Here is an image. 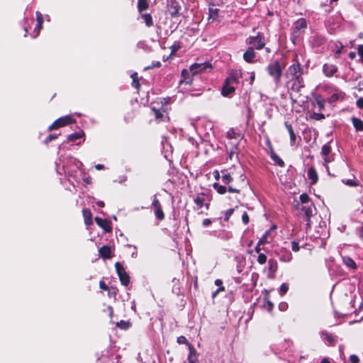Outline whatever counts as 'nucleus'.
<instances>
[{
	"label": "nucleus",
	"instance_id": "nucleus-10",
	"mask_svg": "<svg viewBox=\"0 0 363 363\" xmlns=\"http://www.w3.org/2000/svg\"><path fill=\"white\" fill-rule=\"evenodd\" d=\"M152 206L155 208V215L156 218L160 220H163L164 218V214L162 209L160 201L157 199V198L156 197V196H154Z\"/></svg>",
	"mask_w": 363,
	"mask_h": 363
},
{
	"label": "nucleus",
	"instance_id": "nucleus-15",
	"mask_svg": "<svg viewBox=\"0 0 363 363\" xmlns=\"http://www.w3.org/2000/svg\"><path fill=\"white\" fill-rule=\"evenodd\" d=\"M99 255L104 259H111L113 257V250L110 246L104 245L99 250Z\"/></svg>",
	"mask_w": 363,
	"mask_h": 363
},
{
	"label": "nucleus",
	"instance_id": "nucleus-7",
	"mask_svg": "<svg viewBox=\"0 0 363 363\" xmlns=\"http://www.w3.org/2000/svg\"><path fill=\"white\" fill-rule=\"evenodd\" d=\"M115 267L121 283L124 286H128L130 283V277L123 265L120 262H116Z\"/></svg>",
	"mask_w": 363,
	"mask_h": 363
},
{
	"label": "nucleus",
	"instance_id": "nucleus-43",
	"mask_svg": "<svg viewBox=\"0 0 363 363\" xmlns=\"http://www.w3.org/2000/svg\"><path fill=\"white\" fill-rule=\"evenodd\" d=\"M300 201L303 204L308 203L309 202V196L306 194H302L300 195Z\"/></svg>",
	"mask_w": 363,
	"mask_h": 363
},
{
	"label": "nucleus",
	"instance_id": "nucleus-25",
	"mask_svg": "<svg viewBox=\"0 0 363 363\" xmlns=\"http://www.w3.org/2000/svg\"><path fill=\"white\" fill-rule=\"evenodd\" d=\"M352 122L353 124V126L354 127L355 130L357 131H362L363 130V121L356 117H353L352 118Z\"/></svg>",
	"mask_w": 363,
	"mask_h": 363
},
{
	"label": "nucleus",
	"instance_id": "nucleus-34",
	"mask_svg": "<svg viewBox=\"0 0 363 363\" xmlns=\"http://www.w3.org/2000/svg\"><path fill=\"white\" fill-rule=\"evenodd\" d=\"M267 257L265 254L264 253H259L258 254V257H257V262L259 264H264L267 262Z\"/></svg>",
	"mask_w": 363,
	"mask_h": 363
},
{
	"label": "nucleus",
	"instance_id": "nucleus-3",
	"mask_svg": "<svg viewBox=\"0 0 363 363\" xmlns=\"http://www.w3.org/2000/svg\"><path fill=\"white\" fill-rule=\"evenodd\" d=\"M323 89L326 94L329 95V97L328 98L329 103H333L338 100H342L345 97V93L335 86L325 85L324 86Z\"/></svg>",
	"mask_w": 363,
	"mask_h": 363
},
{
	"label": "nucleus",
	"instance_id": "nucleus-2",
	"mask_svg": "<svg viewBox=\"0 0 363 363\" xmlns=\"http://www.w3.org/2000/svg\"><path fill=\"white\" fill-rule=\"evenodd\" d=\"M239 81V76L237 73H232L225 80V83L222 88V95L223 96H230L234 93L235 88L233 86L238 84Z\"/></svg>",
	"mask_w": 363,
	"mask_h": 363
},
{
	"label": "nucleus",
	"instance_id": "nucleus-29",
	"mask_svg": "<svg viewBox=\"0 0 363 363\" xmlns=\"http://www.w3.org/2000/svg\"><path fill=\"white\" fill-rule=\"evenodd\" d=\"M182 79L180 81L181 83L190 84L191 80L189 79V72L186 69H183L182 71Z\"/></svg>",
	"mask_w": 363,
	"mask_h": 363
},
{
	"label": "nucleus",
	"instance_id": "nucleus-5",
	"mask_svg": "<svg viewBox=\"0 0 363 363\" xmlns=\"http://www.w3.org/2000/svg\"><path fill=\"white\" fill-rule=\"evenodd\" d=\"M247 43L250 45L253 49L261 50L265 45L264 37L258 33L256 36H250L247 39Z\"/></svg>",
	"mask_w": 363,
	"mask_h": 363
},
{
	"label": "nucleus",
	"instance_id": "nucleus-31",
	"mask_svg": "<svg viewBox=\"0 0 363 363\" xmlns=\"http://www.w3.org/2000/svg\"><path fill=\"white\" fill-rule=\"evenodd\" d=\"M84 135V133L82 131H79L77 133H72L67 137L68 141L74 142L77 139L81 138Z\"/></svg>",
	"mask_w": 363,
	"mask_h": 363
},
{
	"label": "nucleus",
	"instance_id": "nucleus-45",
	"mask_svg": "<svg viewBox=\"0 0 363 363\" xmlns=\"http://www.w3.org/2000/svg\"><path fill=\"white\" fill-rule=\"evenodd\" d=\"M306 26H307V24H306V21L302 19L297 22L296 28L297 29L305 28H306Z\"/></svg>",
	"mask_w": 363,
	"mask_h": 363
},
{
	"label": "nucleus",
	"instance_id": "nucleus-59",
	"mask_svg": "<svg viewBox=\"0 0 363 363\" xmlns=\"http://www.w3.org/2000/svg\"><path fill=\"white\" fill-rule=\"evenodd\" d=\"M225 288L223 286L218 287V289L213 294V297H215L220 291H223Z\"/></svg>",
	"mask_w": 363,
	"mask_h": 363
},
{
	"label": "nucleus",
	"instance_id": "nucleus-16",
	"mask_svg": "<svg viewBox=\"0 0 363 363\" xmlns=\"http://www.w3.org/2000/svg\"><path fill=\"white\" fill-rule=\"evenodd\" d=\"M256 53L252 47H249L243 54V59L249 63H252L255 61Z\"/></svg>",
	"mask_w": 363,
	"mask_h": 363
},
{
	"label": "nucleus",
	"instance_id": "nucleus-53",
	"mask_svg": "<svg viewBox=\"0 0 363 363\" xmlns=\"http://www.w3.org/2000/svg\"><path fill=\"white\" fill-rule=\"evenodd\" d=\"M57 138V135L50 134V135H49L46 138V139H45V143H50V141H52V140L56 139Z\"/></svg>",
	"mask_w": 363,
	"mask_h": 363
},
{
	"label": "nucleus",
	"instance_id": "nucleus-30",
	"mask_svg": "<svg viewBox=\"0 0 363 363\" xmlns=\"http://www.w3.org/2000/svg\"><path fill=\"white\" fill-rule=\"evenodd\" d=\"M322 337H323L324 340H327L330 344H333L336 341L335 337L326 331L322 332Z\"/></svg>",
	"mask_w": 363,
	"mask_h": 363
},
{
	"label": "nucleus",
	"instance_id": "nucleus-32",
	"mask_svg": "<svg viewBox=\"0 0 363 363\" xmlns=\"http://www.w3.org/2000/svg\"><path fill=\"white\" fill-rule=\"evenodd\" d=\"M315 102L318 107L319 111L323 110L325 107V99L320 96H317L315 97Z\"/></svg>",
	"mask_w": 363,
	"mask_h": 363
},
{
	"label": "nucleus",
	"instance_id": "nucleus-14",
	"mask_svg": "<svg viewBox=\"0 0 363 363\" xmlns=\"http://www.w3.org/2000/svg\"><path fill=\"white\" fill-rule=\"evenodd\" d=\"M188 362L189 363H199V353L192 345H189Z\"/></svg>",
	"mask_w": 363,
	"mask_h": 363
},
{
	"label": "nucleus",
	"instance_id": "nucleus-20",
	"mask_svg": "<svg viewBox=\"0 0 363 363\" xmlns=\"http://www.w3.org/2000/svg\"><path fill=\"white\" fill-rule=\"evenodd\" d=\"M308 179L311 181V184H315L317 183L318 180V176L315 169L313 167H311L308 169Z\"/></svg>",
	"mask_w": 363,
	"mask_h": 363
},
{
	"label": "nucleus",
	"instance_id": "nucleus-50",
	"mask_svg": "<svg viewBox=\"0 0 363 363\" xmlns=\"http://www.w3.org/2000/svg\"><path fill=\"white\" fill-rule=\"evenodd\" d=\"M350 363H359V359L357 355L352 354L350 357Z\"/></svg>",
	"mask_w": 363,
	"mask_h": 363
},
{
	"label": "nucleus",
	"instance_id": "nucleus-13",
	"mask_svg": "<svg viewBox=\"0 0 363 363\" xmlns=\"http://www.w3.org/2000/svg\"><path fill=\"white\" fill-rule=\"evenodd\" d=\"M338 69L335 65L326 63L323 66V72L324 74L328 77H333Z\"/></svg>",
	"mask_w": 363,
	"mask_h": 363
},
{
	"label": "nucleus",
	"instance_id": "nucleus-6",
	"mask_svg": "<svg viewBox=\"0 0 363 363\" xmlns=\"http://www.w3.org/2000/svg\"><path fill=\"white\" fill-rule=\"evenodd\" d=\"M75 123V120L69 116L61 117L55 121L48 128V130L51 131L55 129H57L60 127H63L68 124Z\"/></svg>",
	"mask_w": 363,
	"mask_h": 363
},
{
	"label": "nucleus",
	"instance_id": "nucleus-11",
	"mask_svg": "<svg viewBox=\"0 0 363 363\" xmlns=\"http://www.w3.org/2000/svg\"><path fill=\"white\" fill-rule=\"evenodd\" d=\"M276 255L282 262H289L292 260L293 256L290 251L285 248H281L279 251L276 252Z\"/></svg>",
	"mask_w": 363,
	"mask_h": 363
},
{
	"label": "nucleus",
	"instance_id": "nucleus-46",
	"mask_svg": "<svg viewBox=\"0 0 363 363\" xmlns=\"http://www.w3.org/2000/svg\"><path fill=\"white\" fill-rule=\"evenodd\" d=\"M311 117L312 118L318 121L325 118V116L323 113H313Z\"/></svg>",
	"mask_w": 363,
	"mask_h": 363
},
{
	"label": "nucleus",
	"instance_id": "nucleus-61",
	"mask_svg": "<svg viewBox=\"0 0 363 363\" xmlns=\"http://www.w3.org/2000/svg\"><path fill=\"white\" fill-rule=\"evenodd\" d=\"M228 191L232 193H239L240 190L238 189L233 188L232 186L228 187Z\"/></svg>",
	"mask_w": 363,
	"mask_h": 363
},
{
	"label": "nucleus",
	"instance_id": "nucleus-49",
	"mask_svg": "<svg viewBox=\"0 0 363 363\" xmlns=\"http://www.w3.org/2000/svg\"><path fill=\"white\" fill-rule=\"evenodd\" d=\"M117 325L122 329H127L129 327V323L124 320H121L117 323Z\"/></svg>",
	"mask_w": 363,
	"mask_h": 363
},
{
	"label": "nucleus",
	"instance_id": "nucleus-12",
	"mask_svg": "<svg viewBox=\"0 0 363 363\" xmlns=\"http://www.w3.org/2000/svg\"><path fill=\"white\" fill-rule=\"evenodd\" d=\"M331 147L328 144H325L321 149V155L324 160V164H327L333 160V156L330 155Z\"/></svg>",
	"mask_w": 363,
	"mask_h": 363
},
{
	"label": "nucleus",
	"instance_id": "nucleus-44",
	"mask_svg": "<svg viewBox=\"0 0 363 363\" xmlns=\"http://www.w3.org/2000/svg\"><path fill=\"white\" fill-rule=\"evenodd\" d=\"M131 77L133 78V86L138 89L140 86L139 82L137 79V73H134L131 75Z\"/></svg>",
	"mask_w": 363,
	"mask_h": 363
},
{
	"label": "nucleus",
	"instance_id": "nucleus-62",
	"mask_svg": "<svg viewBox=\"0 0 363 363\" xmlns=\"http://www.w3.org/2000/svg\"><path fill=\"white\" fill-rule=\"evenodd\" d=\"M255 72H252L250 74V84H252V83L254 82L255 81Z\"/></svg>",
	"mask_w": 363,
	"mask_h": 363
},
{
	"label": "nucleus",
	"instance_id": "nucleus-63",
	"mask_svg": "<svg viewBox=\"0 0 363 363\" xmlns=\"http://www.w3.org/2000/svg\"><path fill=\"white\" fill-rule=\"evenodd\" d=\"M215 284L219 287L220 286H223L222 284H223V281L221 279H216L215 281Z\"/></svg>",
	"mask_w": 363,
	"mask_h": 363
},
{
	"label": "nucleus",
	"instance_id": "nucleus-42",
	"mask_svg": "<svg viewBox=\"0 0 363 363\" xmlns=\"http://www.w3.org/2000/svg\"><path fill=\"white\" fill-rule=\"evenodd\" d=\"M177 342H178L179 344H185V345H186L188 347H189V345H191V344L188 342L187 339H186L184 336H183V335H181V336H179V337H177Z\"/></svg>",
	"mask_w": 363,
	"mask_h": 363
},
{
	"label": "nucleus",
	"instance_id": "nucleus-37",
	"mask_svg": "<svg viewBox=\"0 0 363 363\" xmlns=\"http://www.w3.org/2000/svg\"><path fill=\"white\" fill-rule=\"evenodd\" d=\"M269 233H270L269 230L265 232V233L262 235V237L258 241L259 245H264V244L269 242V241L267 240V237H268Z\"/></svg>",
	"mask_w": 363,
	"mask_h": 363
},
{
	"label": "nucleus",
	"instance_id": "nucleus-21",
	"mask_svg": "<svg viewBox=\"0 0 363 363\" xmlns=\"http://www.w3.org/2000/svg\"><path fill=\"white\" fill-rule=\"evenodd\" d=\"M270 157L274 162L279 167H284V162L275 153L272 147H271Z\"/></svg>",
	"mask_w": 363,
	"mask_h": 363
},
{
	"label": "nucleus",
	"instance_id": "nucleus-64",
	"mask_svg": "<svg viewBox=\"0 0 363 363\" xmlns=\"http://www.w3.org/2000/svg\"><path fill=\"white\" fill-rule=\"evenodd\" d=\"M267 303L268 309L269 311L272 310L273 306H274L273 303L270 301H267Z\"/></svg>",
	"mask_w": 363,
	"mask_h": 363
},
{
	"label": "nucleus",
	"instance_id": "nucleus-40",
	"mask_svg": "<svg viewBox=\"0 0 363 363\" xmlns=\"http://www.w3.org/2000/svg\"><path fill=\"white\" fill-rule=\"evenodd\" d=\"M232 180L233 178L231 177L230 174H224L222 176V182L225 184H229Z\"/></svg>",
	"mask_w": 363,
	"mask_h": 363
},
{
	"label": "nucleus",
	"instance_id": "nucleus-22",
	"mask_svg": "<svg viewBox=\"0 0 363 363\" xmlns=\"http://www.w3.org/2000/svg\"><path fill=\"white\" fill-rule=\"evenodd\" d=\"M284 125L286 128L287 129L289 135H290V143L291 145H293L296 143V134L292 128V126L291 124H289L288 122H285Z\"/></svg>",
	"mask_w": 363,
	"mask_h": 363
},
{
	"label": "nucleus",
	"instance_id": "nucleus-18",
	"mask_svg": "<svg viewBox=\"0 0 363 363\" xmlns=\"http://www.w3.org/2000/svg\"><path fill=\"white\" fill-rule=\"evenodd\" d=\"M278 269V263L274 259H270L268 261V277H274L277 270Z\"/></svg>",
	"mask_w": 363,
	"mask_h": 363
},
{
	"label": "nucleus",
	"instance_id": "nucleus-52",
	"mask_svg": "<svg viewBox=\"0 0 363 363\" xmlns=\"http://www.w3.org/2000/svg\"><path fill=\"white\" fill-rule=\"evenodd\" d=\"M234 212V208H230L228 209L226 212H225V220H228L230 217L233 215Z\"/></svg>",
	"mask_w": 363,
	"mask_h": 363
},
{
	"label": "nucleus",
	"instance_id": "nucleus-58",
	"mask_svg": "<svg viewBox=\"0 0 363 363\" xmlns=\"http://www.w3.org/2000/svg\"><path fill=\"white\" fill-rule=\"evenodd\" d=\"M261 245H259V242L257 243V245L255 247V251L256 253H257V254L262 253L261 252Z\"/></svg>",
	"mask_w": 363,
	"mask_h": 363
},
{
	"label": "nucleus",
	"instance_id": "nucleus-35",
	"mask_svg": "<svg viewBox=\"0 0 363 363\" xmlns=\"http://www.w3.org/2000/svg\"><path fill=\"white\" fill-rule=\"evenodd\" d=\"M108 296L110 297V298H115L117 293H118V289L116 288V287H108Z\"/></svg>",
	"mask_w": 363,
	"mask_h": 363
},
{
	"label": "nucleus",
	"instance_id": "nucleus-27",
	"mask_svg": "<svg viewBox=\"0 0 363 363\" xmlns=\"http://www.w3.org/2000/svg\"><path fill=\"white\" fill-rule=\"evenodd\" d=\"M140 17L144 20L145 25L147 27L153 26V21L152 16L150 13H142Z\"/></svg>",
	"mask_w": 363,
	"mask_h": 363
},
{
	"label": "nucleus",
	"instance_id": "nucleus-23",
	"mask_svg": "<svg viewBox=\"0 0 363 363\" xmlns=\"http://www.w3.org/2000/svg\"><path fill=\"white\" fill-rule=\"evenodd\" d=\"M84 223L86 225L92 224V214L89 209H84L82 211Z\"/></svg>",
	"mask_w": 363,
	"mask_h": 363
},
{
	"label": "nucleus",
	"instance_id": "nucleus-48",
	"mask_svg": "<svg viewBox=\"0 0 363 363\" xmlns=\"http://www.w3.org/2000/svg\"><path fill=\"white\" fill-rule=\"evenodd\" d=\"M242 220L245 225H247L250 222V218L246 212H244L242 215Z\"/></svg>",
	"mask_w": 363,
	"mask_h": 363
},
{
	"label": "nucleus",
	"instance_id": "nucleus-39",
	"mask_svg": "<svg viewBox=\"0 0 363 363\" xmlns=\"http://www.w3.org/2000/svg\"><path fill=\"white\" fill-rule=\"evenodd\" d=\"M289 290V286L286 283H283L281 286H280V289H279V294L281 296H284L286 292L287 291Z\"/></svg>",
	"mask_w": 363,
	"mask_h": 363
},
{
	"label": "nucleus",
	"instance_id": "nucleus-56",
	"mask_svg": "<svg viewBox=\"0 0 363 363\" xmlns=\"http://www.w3.org/2000/svg\"><path fill=\"white\" fill-rule=\"evenodd\" d=\"M202 223L204 227H207L211 225V220L209 218H206L203 220Z\"/></svg>",
	"mask_w": 363,
	"mask_h": 363
},
{
	"label": "nucleus",
	"instance_id": "nucleus-1",
	"mask_svg": "<svg viewBox=\"0 0 363 363\" xmlns=\"http://www.w3.org/2000/svg\"><path fill=\"white\" fill-rule=\"evenodd\" d=\"M303 73L301 65L294 60V63L290 65L286 71V77L289 79L288 86L291 90L290 95L292 97L293 93H298L304 87V81L302 77Z\"/></svg>",
	"mask_w": 363,
	"mask_h": 363
},
{
	"label": "nucleus",
	"instance_id": "nucleus-60",
	"mask_svg": "<svg viewBox=\"0 0 363 363\" xmlns=\"http://www.w3.org/2000/svg\"><path fill=\"white\" fill-rule=\"evenodd\" d=\"M160 66H161L160 62L157 61L156 62H152V66L147 67H146V69H150L151 67H159Z\"/></svg>",
	"mask_w": 363,
	"mask_h": 363
},
{
	"label": "nucleus",
	"instance_id": "nucleus-41",
	"mask_svg": "<svg viewBox=\"0 0 363 363\" xmlns=\"http://www.w3.org/2000/svg\"><path fill=\"white\" fill-rule=\"evenodd\" d=\"M194 201L199 208H201L203 206L204 199L202 197L196 196Z\"/></svg>",
	"mask_w": 363,
	"mask_h": 363
},
{
	"label": "nucleus",
	"instance_id": "nucleus-17",
	"mask_svg": "<svg viewBox=\"0 0 363 363\" xmlns=\"http://www.w3.org/2000/svg\"><path fill=\"white\" fill-rule=\"evenodd\" d=\"M95 221L99 226L104 230V231L110 232L111 230V227L108 220L99 217H96Z\"/></svg>",
	"mask_w": 363,
	"mask_h": 363
},
{
	"label": "nucleus",
	"instance_id": "nucleus-24",
	"mask_svg": "<svg viewBox=\"0 0 363 363\" xmlns=\"http://www.w3.org/2000/svg\"><path fill=\"white\" fill-rule=\"evenodd\" d=\"M219 9L213 6L208 9V19H211L212 21L216 20L218 17Z\"/></svg>",
	"mask_w": 363,
	"mask_h": 363
},
{
	"label": "nucleus",
	"instance_id": "nucleus-19",
	"mask_svg": "<svg viewBox=\"0 0 363 363\" xmlns=\"http://www.w3.org/2000/svg\"><path fill=\"white\" fill-rule=\"evenodd\" d=\"M36 20H37V24H36V26L35 28V32H36V33L35 35H33V38H35L36 36L38 35L40 30L42 29V26H43V15L39 11L36 12Z\"/></svg>",
	"mask_w": 363,
	"mask_h": 363
},
{
	"label": "nucleus",
	"instance_id": "nucleus-36",
	"mask_svg": "<svg viewBox=\"0 0 363 363\" xmlns=\"http://www.w3.org/2000/svg\"><path fill=\"white\" fill-rule=\"evenodd\" d=\"M227 137L230 139H233V138L238 139V138H240V135L238 133H235V131L233 129H230L227 132Z\"/></svg>",
	"mask_w": 363,
	"mask_h": 363
},
{
	"label": "nucleus",
	"instance_id": "nucleus-55",
	"mask_svg": "<svg viewBox=\"0 0 363 363\" xmlns=\"http://www.w3.org/2000/svg\"><path fill=\"white\" fill-rule=\"evenodd\" d=\"M356 104L358 108L363 109V97L358 99L357 100Z\"/></svg>",
	"mask_w": 363,
	"mask_h": 363
},
{
	"label": "nucleus",
	"instance_id": "nucleus-38",
	"mask_svg": "<svg viewBox=\"0 0 363 363\" xmlns=\"http://www.w3.org/2000/svg\"><path fill=\"white\" fill-rule=\"evenodd\" d=\"M152 110L154 113L155 118L158 121H161L163 118V113L160 110L156 109L155 108H152Z\"/></svg>",
	"mask_w": 363,
	"mask_h": 363
},
{
	"label": "nucleus",
	"instance_id": "nucleus-26",
	"mask_svg": "<svg viewBox=\"0 0 363 363\" xmlns=\"http://www.w3.org/2000/svg\"><path fill=\"white\" fill-rule=\"evenodd\" d=\"M343 263L349 268L354 269L357 268V265L354 261L350 258V257H342Z\"/></svg>",
	"mask_w": 363,
	"mask_h": 363
},
{
	"label": "nucleus",
	"instance_id": "nucleus-57",
	"mask_svg": "<svg viewBox=\"0 0 363 363\" xmlns=\"http://www.w3.org/2000/svg\"><path fill=\"white\" fill-rule=\"evenodd\" d=\"M99 287L102 290H107L108 288L103 281L99 282Z\"/></svg>",
	"mask_w": 363,
	"mask_h": 363
},
{
	"label": "nucleus",
	"instance_id": "nucleus-28",
	"mask_svg": "<svg viewBox=\"0 0 363 363\" xmlns=\"http://www.w3.org/2000/svg\"><path fill=\"white\" fill-rule=\"evenodd\" d=\"M149 7V3L147 0H138V9L139 12L145 11Z\"/></svg>",
	"mask_w": 363,
	"mask_h": 363
},
{
	"label": "nucleus",
	"instance_id": "nucleus-51",
	"mask_svg": "<svg viewBox=\"0 0 363 363\" xmlns=\"http://www.w3.org/2000/svg\"><path fill=\"white\" fill-rule=\"evenodd\" d=\"M345 184L350 186H356L358 185V183L352 179H347L345 182Z\"/></svg>",
	"mask_w": 363,
	"mask_h": 363
},
{
	"label": "nucleus",
	"instance_id": "nucleus-9",
	"mask_svg": "<svg viewBox=\"0 0 363 363\" xmlns=\"http://www.w3.org/2000/svg\"><path fill=\"white\" fill-rule=\"evenodd\" d=\"M211 68L212 66L209 62L194 63L191 65L190 71L193 74H196L208 69H211Z\"/></svg>",
	"mask_w": 363,
	"mask_h": 363
},
{
	"label": "nucleus",
	"instance_id": "nucleus-54",
	"mask_svg": "<svg viewBox=\"0 0 363 363\" xmlns=\"http://www.w3.org/2000/svg\"><path fill=\"white\" fill-rule=\"evenodd\" d=\"M358 54L361 57V61L363 62V45H359L357 48Z\"/></svg>",
	"mask_w": 363,
	"mask_h": 363
},
{
	"label": "nucleus",
	"instance_id": "nucleus-4",
	"mask_svg": "<svg viewBox=\"0 0 363 363\" xmlns=\"http://www.w3.org/2000/svg\"><path fill=\"white\" fill-rule=\"evenodd\" d=\"M268 74L273 78L274 83L278 85L282 75V68L280 63L276 60L267 67Z\"/></svg>",
	"mask_w": 363,
	"mask_h": 363
},
{
	"label": "nucleus",
	"instance_id": "nucleus-33",
	"mask_svg": "<svg viewBox=\"0 0 363 363\" xmlns=\"http://www.w3.org/2000/svg\"><path fill=\"white\" fill-rule=\"evenodd\" d=\"M213 187L217 191V192L220 194H224L227 191V189L225 186H221L217 183H215L213 184Z\"/></svg>",
	"mask_w": 363,
	"mask_h": 363
},
{
	"label": "nucleus",
	"instance_id": "nucleus-47",
	"mask_svg": "<svg viewBox=\"0 0 363 363\" xmlns=\"http://www.w3.org/2000/svg\"><path fill=\"white\" fill-rule=\"evenodd\" d=\"M291 249L294 252H298L300 249L298 242L295 240H293L291 242Z\"/></svg>",
	"mask_w": 363,
	"mask_h": 363
},
{
	"label": "nucleus",
	"instance_id": "nucleus-8",
	"mask_svg": "<svg viewBox=\"0 0 363 363\" xmlns=\"http://www.w3.org/2000/svg\"><path fill=\"white\" fill-rule=\"evenodd\" d=\"M298 209L306 217L307 228H311V218L313 215L314 210H315L314 205L311 203L310 205L303 206Z\"/></svg>",
	"mask_w": 363,
	"mask_h": 363
}]
</instances>
